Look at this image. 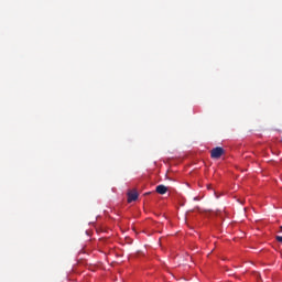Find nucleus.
Returning <instances> with one entry per match:
<instances>
[{
  "label": "nucleus",
  "instance_id": "obj_6",
  "mask_svg": "<svg viewBox=\"0 0 282 282\" xmlns=\"http://www.w3.org/2000/svg\"><path fill=\"white\" fill-rule=\"evenodd\" d=\"M280 232H282V226H280Z\"/></svg>",
  "mask_w": 282,
  "mask_h": 282
},
{
  "label": "nucleus",
  "instance_id": "obj_3",
  "mask_svg": "<svg viewBox=\"0 0 282 282\" xmlns=\"http://www.w3.org/2000/svg\"><path fill=\"white\" fill-rule=\"evenodd\" d=\"M137 199H138V192L128 193V204H131V202H135Z\"/></svg>",
  "mask_w": 282,
  "mask_h": 282
},
{
  "label": "nucleus",
  "instance_id": "obj_2",
  "mask_svg": "<svg viewBox=\"0 0 282 282\" xmlns=\"http://www.w3.org/2000/svg\"><path fill=\"white\" fill-rule=\"evenodd\" d=\"M167 191H169V187H166L165 185L156 186V193H159V195H166Z\"/></svg>",
  "mask_w": 282,
  "mask_h": 282
},
{
  "label": "nucleus",
  "instance_id": "obj_4",
  "mask_svg": "<svg viewBox=\"0 0 282 282\" xmlns=\"http://www.w3.org/2000/svg\"><path fill=\"white\" fill-rule=\"evenodd\" d=\"M275 240H276L279 243H282V236H276V237H275Z\"/></svg>",
  "mask_w": 282,
  "mask_h": 282
},
{
  "label": "nucleus",
  "instance_id": "obj_5",
  "mask_svg": "<svg viewBox=\"0 0 282 282\" xmlns=\"http://www.w3.org/2000/svg\"><path fill=\"white\" fill-rule=\"evenodd\" d=\"M256 276H257V279H261V275H259V274H256Z\"/></svg>",
  "mask_w": 282,
  "mask_h": 282
},
{
  "label": "nucleus",
  "instance_id": "obj_1",
  "mask_svg": "<svg viewBox=\"0 0 282 282\" xmlns=\"http://www.w3.org/2000/svg\"><path fill=\"white\" fill-rule=\"evenodd\" d=\"M221 155H224V148H221V147L214 148L210 151V158L213 160H219V158H221Z\"/></svg>",
  "mask_w": 282,
  "mask_h": 282
}]
</instances>
